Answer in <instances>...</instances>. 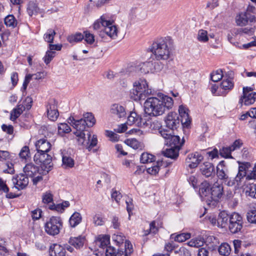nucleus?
Masks as SVG:
<instances>
[{"label":"nucleus","mask_w":256,"mask_h":256,"mask_svg":"<svg viewBox=\"0 0 256 256\" xmlns=\"http://www.w3.org/2000/svg\"><path fill=\"white\" fill-rule=\"evenodd\" d=\"M158 96L148 98L144 103V112L150 116L162 115L174 106L171 97L162 94H158Z\"/></svg>","instance_id":"1"},{"label":"nucleus","mask_w":256,"mask_h":256,"mask_svg":"<svg viewBox=\"0 0 256 256\" xmlns=\"http://www.w3.org/2000/svg\"><path fill=\"white\" fill-rule=\"evenodd\" d=\"M189 110L186 106L181 105L179 106L178 112L181 117L180 120L178 114L174 112H170L164 121L166 127L168 128V130H176L180 126V121L183 127L188 128L191 124V118L188 114Z\"/></svg>","instance_id":"2"},{"label":"nucleus","mask_w":256,"mask_h":256,"mask_svg":"<svg viewBox=\"0 0 256 256\" xmlns=\"http://www.w3.org/2000/svg\"><path fill=\"white\" fill-rule=\"evenodd\" d=\"M172 44L169 37L161 38L154 42L149 49L157 60H167L170 56Z\"/></svg>","instance_id":"3"},{"label":"nucleus","mask_w":256,"mask_h":256,"mask_svg":"<svg viewBox=\"0 0 256 256\" xmlns=\"http://www.w3.org/2000/svg\"><path fill=\"white\" fill-rule=\"evenodd\" d=\"M152 93L148 88V83L144 79H140L133 84V88L130 92V98L135 101L144 100L147 95Z\"/></svg>","instance_id":"4"},{"label":"nucleus","mask_w":256,"mask_h":256,"mask_svg":"<svg viewBox=\"0 0 256 256\" xmlns=\"http://www.w3.org/2000/svg\"><path fill=\"white\" fill-rule=\"evenodd\" d=\"M112 23L113 21L107 20L104 16H102L100 20L94 23V28H99L101 24L104 28L100 32V36L102 38H104L108 36L110 38L114 39L117 37L118 29L116 26L112 24Z\"/></svg>","instance_id":"5"},{"label":"nucleus","mask_w":256,"mask_h":256,"mask_svg":"<svg viewBox=\"0 0 256 256\" xmlns=\"http://www.w3.org/2000/svg\"><path fill=\"white\" fill-rule=\"evenodd\" d=\"M159 133L164 139L165 144L170 147L180 149L184 143V140H180V136L174 135L172 130L160 128L159 129Z\"/></svg>","instance_id":"6"},{"label":"nucleus","mask_w":256,"mask_h":256,"mask_svg":"<svg viewBox=\"0 0 256 256\" xmlns=\"http://www.w3.org/2000/svg\"><path fill=\"white\" fill-rule=\"evenodd\" d=\"M47 153L37 152L34 157L36 163L40 164V168H42L41 173L42 174H47L53 166L52 157Z\"/></svg>","instance_id":"7"},{"label":"nucleus","mask_w":256,"mask_h":256,"mask_svg":"<svg viewBox=\"0 0 256 256\" xmlns=\"http://www.w3.org/2000/svg\"><path fill=\"white\" fill-rule=\"evenodd\" d=\"M74 134L78 137V144L85 146L88 151H90L98 144L96 136L94 134L92 136L89 132L86 134L82 132H76Z\"/></svg>","instance_id":"8"},{"label":"nucleus","mask_w":256,"mask_h":256,"mask_svg":"<svg viewBox=\"0 0 256 256\" xmlns=\"http://www.w3.org/2000/svg\"><path fill=\"white\" fill-rule=\"evenodd\" d=\"M62 226V222L59 216H52L44 224L45 232L49 235L54 236L60 233Z\"/></svg>","instance_id":"9"},{"label":"nucleus","mask_w":256,"mask_h":256,"mask_svg":"<svg viewBox=\"0 0 256 256\" xmlns=\"http://www.w3.org/2000/svg\"><path fill=\"white\" fill-rule=\"evenodd\" d=\"M228 222L229 230L232 234H236L240 231L243 226L242 218L239 214L233 212L230 214Z\"/></svg>","instance_id":"10"},{"label":"nucleus","mask_w":256,"mask_h":256,"mask_svg":"<svg viewBox=\"0 0 256 256\" xmlns=\"http://www.w3.org/2000/svg\"><path fill=\"white\" fill-rule=\"evenodd\" d=\"M48 118L52 121L56 120L58 116V102L55 99H50L46 105Z\"/></svg>","instance_id":"11"},{"label":"nucleus","mask_w":256,"mask_h":256,"mask_svg":"<svg viewBox=\"0 0 256 256\" xmlns=\"http://www.w3.org/2000/svg\"><path fill=\"white\" fill-rule=\"evenodd\" d=\"M256 100V92H253L251 87L243 88V95L240 100V102L244 103L246 106L253 104Z\"/></svg>","instance_id":"12"},{"label":"nucleus","mask_w":256,"mask_h":256,"mask_svg":"<svg viewBox=\"0 0 256 256\" xmlns=\"http://www.w3.org/2000/svg\"><path fill=\"white\" fill-rule=\"evenodd\" d=\"M224 194V186L218 181L215 182L210 186V198L214 202L218 201Z\"/></svg>","instance_id":"13"},{"label":"nucleus","mask_w":256,"mask_h":256,"mask_svg":"<svg viewBox=\"0 0 256 256\" xmlns=\"http://www.w3.org/2000/svg\"><path fill=\"white\" fill-rule=\"evenodd\" d=\"M204 157L198 152L190 154L188 155L186 162L188 164V166L194 168L198 166L199 164L202 160Z\"/></svg>","instance_id":"14"},{"label":"nucleus","mask_w":256,"mask_h":256,"mask_svg":"<svg viewBox=\"0 0 256 256\" xmlns=\"http://www.w3.org/2000/svg\"><path fill=\"white\" fill-rule=\"evenodd\" d=\"M255 16L248 12H241L236 18V22L237 25L244 26L250 22H252L255 21Z\"/></svg>","instance_id":"15"},{"label":"nucleus","mask_w":256,"mask_h":256,"mask_svg":"<svg viewBox=\"0 0 256 256\" xmlns=\"http://www.w3.org/2000/svg\"><path fill=\"white\" fill-rule=\"evenodd\" d=\"M14 187L18 190H23L28 184V178L25 174H20L16 178L12 179Z\"/></svg>","instance_id":"16"},{"label":"nucleus","mask_w":256,"mask_h":256,"mask_svg":"<svg viewBox=\"0 0 256 256\" xmlns=\"http://www.w3.org/2000/svg\"><path fill=\"white\" fill-rule=\"evenodd\" d=\"M234 86V82L232 78H228L224 79L220 86V90L222 89V92H220L218 95L225 96L230 91Z\"/></svg>","instance_id":"17"},{"label":"nucleus","mask_w":256,"mask_h":256,"mask_svg":"<svg viewBox=\"0 0 256 256\" xmlns=\"http://www.w3.org/2000/svg\"><path fill=\"white\" fill-rule=\"evenodd\" d=\"M68 122L74 128L76 132H84L86 126V122L84 120H76L74 117L70 116L68 120Z\"/></svg>","instance_id":"18"},{"label":"nucleus","mask_w":256,"mask_h":256,"mask_svg":"<svg viewBox=\"0 0 256 256\" xmlns=\"http://www.w3.org/2000/svg\"><path fill=\"white\" fill-rule=\"evenodd\" d=\"M24 172L26 176L30 178L34 177L38 174H43L41 173L42 168L32 164H27L24 168Z\"/></svg>","instance_id":"19"},{"label":"nucleus","mask_w":256,"mask_h":256,"mask_svg":"<svg viewBox=\"0 0 256 256\" xmlns=\"http://www.w3.org/2000/svg\"><path fill=\"white\" fill-rule=\"evenodd\" d=\"M110 112L113 116L120 118L126 117V114L125 108L118 104H113Z\"/></svg>","instance_id":"20"},{"label":"nucleus","mask_w":256,"mask_h":256,"mask_svg":"<svg viewBox=\"0 0 256 256\" xmlns=\"http://www.w3.org/2000/svg\"><path fill=\"white\" fill-rule=\"evenodd\" d=\"M200 170L202 175L208 178L214 174V167L213 164L210 162H205L200 166Z\"/></svg>","instance_id":"21"},{"label":"nucleus","mask_w":256,"mask_h":256,"mask_svg":"<svg viewBox=\"0 0 256 256\" xmlns=\"http://www.w3.org/2000/svg\"><path fill=\"white\" fill-rule=\"evenodd\" d=\"M36 147L37 152H48L50 149L51 144L47 140L42 138L36 142Z\"/></svg>","instance_id":"22"},{"label":"nucleus","mask_w":256,"mask_h":256,"mask_svg":"<svg viewBox=\"0 0 256 256\" xmlns=\"http://www.w3.org/2000/svg\"><path fill=\"white\" fill-rule=\"evenodd\" d=\"M49 254L50 256H65L66 250L61 245L53 244L50 246Z\"/></svg>","instance_id":"23"},{"label":"nucleus","mask_w":256,"mask_h":256,"mask_svg":"<svg viewBox=\"0 0 256 256\" xmlns=\"http://www.w3.org/2000/svg\"><path fill=\"white\" fill-rule=\"evenodd\" d=\"M133 252L132 246L129 241L126 240L124 248L117 250L114 256H130Z\"/></svg>","instance_id":"24"},{"label":"nucleus","mask_w":256,"mask_h":256,"mask_svg":"<svg viewBox=\"0 0 256 256\" xmlns=\"http://www.w3.org/2000/svg\"><path fill=\"white\" fill-rule=\"evenodd\" d=\"M199 194L201 197H208V200L210 198V186L208 182L204 180L200 184Z\"/></svg>","instance_id":"25"},{"label":"nucleus","mask_w":256,"mask_h":256,"mask_svg":"<svg viewBox=\"0 0 256 256\" xmlns=\"http://www.w3.org/2000/svg\"><path fill=\"white\" fill-rule=\"evenodd\" d=\"M230 218V214H228L224 212H220L218 218L217 226L223 228L228 226Z\"/></svg>","instance_id":"26"},{"label":"nucleus","mask_w":256,"mask_h":256,"mask_svg":"<svg viewBox=\"0 0 256 256\" xmlns=\"http://www.w3.org/2000/svg\"><path fill=\"white\" fill-rule=\"evenodd\" d=\"M84 241L85 238L84 236H79L78 237H71L68 240V243L76 249H80L83 246Z\"/></svg>","instance_id":"27"},{"label":"nucleus","mask_w":256,"mask_h":256,"mask_svg":"<svg viewBox=\"0 0 256 256\" xmlns=\"http://www.w3.org/2000/svg\"><path fill=\"white\" fill-rule=\"evenodd\" d=\"M96 244L100 248L105 249L110 243V236L108 235H100L96 240Z\"/></svg>","instance_id":"28"},{"label":"nucleus","mask_w":256,"mask_h":256,"mask_svg":"<svg viewBox=\"0 0 256 256\" xmlns=\"http://www.w3.org/2000/svg\"><path fill=\"white\" fill-rule=\"evenodd\" d=\"M152 62H146L140 64L137 66L136 67V70L138 71L142 74H146L150 72H152Z\"/></svg>","instance_id":"29"},{"label":"nucleus","mask_w":256,"mask_h":256,"mask_svg":"<svg viewBox=\"0 0 256 256\" xmlns=\"http://www.w3.org/2000/svg\"><path fill=\"white\" fill-rule=\"evenodd\" d=\"M27 12L30 16L36 15L42 12L36 3L34 2H30L27 6Z\"/></svg>","instance_id":"30"},{"label":"nucleus","mask_w":256,"mask_h":256,"mask_svg":"<svg viewBox=\"0 0 256 256\" xmlns=\"http://www.w3.org/2000/svg\"><path fill=\"white\" fill-rule=\"evenodd\" d=\"M179 150V148L170 147L169 148H166V150H163L162 153L166 157L176 160L178 156Z\"/></svg>","instance_id":"31"},{"label":"nucleus","mask_w":256,"mask_h":256,"mask_svg":"<svg viewBox=\"0 0 256 256\" xmlns=\"http://www.w3.org/2000/svg\"><path fill=\"white\" fill-rule=\"evenodd\" d=\"M82 220V216L81 214L78 212H74L70 217L69 222L71 227L75 228L81 222Z\"/></svg>","instance_id":"32"},{"label":"nucleus","mask_w":256,"mask_h":256,"mask_svg":"<svg viewBox=\"0 0 256 256\" xmlns=\"http://www.w3.org/2000/svg\"><path fill=\"white\" fill-rule=\"evenodd\" d=\"M140 116L135 112H131L128 116L126 124L132 126L135 124L137 126Z\"/></svg>","instance_id":"33"},{"label":"nucleus","mask_w":256,"mask_h":256,"mask_svg":"<svg viewBox=\"0 0 256 256\" xmlns=\"http://www.w3.org/2000/svg\"><path fill=\"white\" fill-rule=\"evenodd\" d=\"M4 24L6 26L14 28L18 24V21L12 14H9L4 18Z\"/></svg>","instance_id":"34"},{"label":"nucleus","mask_w":256,"mask_h":256,"mask_svg":"<svg viewBox=\"0 0 256 256\" xmlns=\"http://www.w3.org/2000/svg\"><path fill=\"white\" fill-rule=\"evenodd\" d=\"M82 120L86 122L88 127L92 126L96 123V120L93 114L90 112H86L83 115Z\"/></svg>","instance_id":"35"},{"label":"nucleus","mask_w":256,"mask_h":256,"mask_svg":"<svg viewBox=\"0 0 256 256\" xmlns=\"http://www.w3.org/2000/svg\"><path fill=\"white\" fill-rule=\"evenodd\" d=\"M56 34V32L52 28L48 29L44 35V39L45 42L49 44L53 43L54 36Z\"/></svg>","instance_id":"36"},{"label":"nucleus","mask_w":256,"mask_h":256,"mask_svg":"<svg viewBox=\"0 0 256 256\" xmlns=\"http://www.w3.org/2000/svg\"><path fill=\"white\" fill-rule=\"evenodd\" d=\"M84 38V36L82 33L77 32L68 37V40L70 43L78 42Z\"/></svg>","instance_id":"37"},{"label":"nucleus","mask_w":256,"mask_h":256,"mask_svg":"<svg viewBox=\"0 0 256 256\" xmlns=\"http://www.w3.org/2000/svg\"><path fill=\"white\" fill-rule=\"evenodd\" d=\"M140 160L142 164L151 162L154 160V156L150 154L144 152L140 156Z\"/></svg>","instance_id":"38"},{"label":"nucleus","mask_w":256,"mask_h":256,"mask_svg":"<svg viewBox=\"0 0 256 256\" xmlns=\"http://www.w3.org/2000/svg\"><path fill=\"white\" fill-rule=\"evenodd\" d=\"M148 117V116H145L144 118H142L140 116L138 122V124L137 126L138 127L146 128L150 126V127H152V124H151V121L150 120V118Z\"/></svg>","instance_id":"39"},{"label":"nucleus","mask_w":256,"mask_h":256,"mask_svg":"<svg viewBox=\"0 0 256 256\" xmlns=\"http://www.w3.org/2000/svg\"><path fill=\"white\" fill-rule=\"evenodd\" d=\"M246 194L252 198H256V184H250L246 187Z\"/></svg>","instance_id":"40"},{"label":"nucleus","mask_w":256,"mask_h":256,"mask_svg":"<svg viewBox=\"0 0 256 256\" xmlns=\"http://www.w3.org/2000/svg\"><path fill=\"white\" fill-rule=\"evenodd\" d=\"M218 252L221 255L228 256L230 254V247L228 243H223L220 246Z\"/></svg>","instance_id":"41"},{"label":"nucleus","mask_w":256,"mask_h":256,"mask_svg":"<svg viewBox=\"0 0 256 256\" xmlns=\"http://www.w3.org/2000/svg\"><path fill=\"white\" fill-rule=\"evenodd\" d=\"M222 71L220 69L213 72L210 74L211 80L214 82L220 80L222 79Z\"/></svg>","instance_id":"42"},{"label":"nucleus","mask_w":256,"mask_h":256,"mask_svg":"<svg viewBox=\"0 0 256 256\" xmlns=\"http://www.w3.org/2000/svg\"><path fill=\"white\" fill-rule=\"evenodd\" d=\"M62 164L65 168H72L74 166V160L70 156H62Z\"/></svg>","instance_id":"43"},{"label":"nucleus","mask_w":256,"mask_h":256,"mask_svg":"<svg viewBox=\"0 0 256 256\" xmlns=\"http://www.w3.org/2000/svg\"><path fill=\"white\" fill-rule=\"evenodd\" d=\"M71 131L70 126L66 123L60 124L58 126V133L62 136L64 134H67Z\"/></svg>","instance_id":"44"},{"label":"nucleus","mask_w":256,"mask_h":256,"mask_svg":"<svg viewBox=\"0 0 256 256\" xmlns=\"http://www.w3.org/2000/svg\"><path fill=\"white\" fill-rule=\"evenodd\" d=\"M198 40L201 42H206L208 40V32L204 30H200L198 32Z\"/></svg>","instance_id":"45"},{"label":"nucleus","mask_w":256,"mask_h":256,"mask_svg":"<svg viewBox=\"0 0 256 256\" xmlns=\"http://www.w3.org/2000/svg\"><path fill=\"white\" fill-rule=\"evenodd\" d=\"M232 152L230 148L228 147H224L220 150V156L224 158H232V156L231 155V152Z\"/></svg>","instance_id":"46"},{"label":"nucleus","mask_w":256,"mask_h":256,"mask_svg":"<svg viewBox=\"0 0 256 256\" xmlns=\"http://www.w3.org/2000/svg\"><path fill=\"white\" fill-rule=\"evenodd\" d=\"M125 144L133 148L136 150L140 147V142L136 138H128L124 141Z\"/></svg>","instance_id":"47"},{"label":"nucleus","mask_w":256,"mask_h":256,"mask_svg":"<svg viewBox=\"0 0 256 256\" xmlns=\"http://www.w3.org/2000/svg\"><path fill=\"white\" fill-rule=\"evenodd\" d=\"M246 218L248 222L256 224V210H250L246 214Z\"/></svg>","instance_id":"48"},{"label":"nucleus","mask_w":256,"mask_h":256,"mask_svg":"<svg viewBox=\"0 0 256 256\" xmlns=\"http://www.w3.org/2000/svg\"><path fill=\"white\" fill-rule=\"evenodd\" d=\"M217 176L220 180H224L228 176L227 168H216Z\"/></svg>","instance_id":"49"},{"label":"nucleus","mask_w":256,"mask_h":256,"mask_svg":"<svg viewBox=\"0 0 256 256\" xmlns=\"http://www.w3.org/2000/svg\"><path fill=\"white\" fill-rule=\"evenodd\" d=\"M162 163V162H158L156 165L148 168L147 172L152 175L156 174L160 170V165Z\"/></svg>","instance_id":"50"},{"label":"nucleus","mask_w":256,"mask_h":256,"mask_svg":"<svg viewBox=\"0 0 256 256\" xmlns=\"http://www.w3.org/2000/svg\"><path fill=\"white\" fill-rule=\"evenodd\" d=\"M158 60L157 62H152V72H158L160 71L164 68V64Z\"/></svg>","instance_id":"51"},{"label":"nucleus","mask_w":256,"mask_h":256,"mask_svg":"<svg viewBox=\"0 0 256 256\" xmlns=\"http://www.w3.org/2000/svg\"><path fill=\"white\" fill-rule=\"evenodd\" d=\"M190 234L189 233H182L176 235L174 238V240L175 241L178 242H183L186 240L190 238Z\"/></svg>","instance_id":"52"},{"label":"nucleus","mask_w":256,"mask_h":256,"mask_svg":"<svg viewBox=\"0 0 256 256\" xmlns=\"http://www.w3.org/2000/svg\"><path fill=\"white\" fill-rule=\"evenodd\" d=\"M56 52L51 51L50 50H48L46 52V55L43 58L44 62L48 64L53 58L55 56Z\"/></svg>","instance_id":"53"},{"label":"nucleus","mask_w":256,"mask_h":256,"mask_svg":"<svg viewBox=\"0 0 256 256\" xmlns=\"http://www.w3.org/2000/svg\"><path fill=\"white\" fill-rule=\"evenodd\" d=\"M53 200V195L50 191L46 192L43 194L42 202L44 204H48Z\"/></svg>","instance_id":"54"},{"label":"nucleus","mask_w":256,"mask_h":256,"mask_svg":"<svg viewBox=\"0 0 256 256\" xmlns=\"http://www.w3.org/2000/svg\"><path fill=\"white\" fill-rule=\"evenodd\" d=\"M29 154L30 150L28 147L27 146H24L22 148L19 154V156L21 158L26 160L29 156Z\"/></svg>","instance_id":"55"},{"label":"nucleus","mask_w":256,"mask_h":256,"mask_svg":"<svg viewBox=\"0 0 256 256\" xmlns=\"http://www.w3.org/2000/svg\"><path fill=\"white\" fill-rule=\"evenodd\" d=\"M106 136H108L110 140L115 142L118 141L119 139V136L112 131L106 130Z\"/></svg>","instance_id":"56"},{"label":"nucleus","mask_w":256,"mask_h":256,"mask_svg":"<svg viewBox=\"0 0 256 256\" xmlns=\"http://www.w3.org/2000/svg\"><path fill=\"white\" fill-rule=\"evenodd\" d=\"M188 180L190 184H191L194 188H198V179L196 176H190L188 178Z\"/></svg>","instance_id":"57"},{"label":"nucleus","mask_w":256,"mask_h":256,"mask_svg":"<svg viewBox=\"0 0 256 256\" xmlns=\"http://www.w3.org/2000/svg\"><path fill=\"white\" fill-rule=\"evenodd\" d=\"M93 222L96 226H102L104 224V218L99 214H96L93 218Z\"/></svg>","instance_id":"58"},{"label":"nucleus","mask_w":256,"mask_h":256,"mask_svg":"<svg viewBox=\"0 0 256 256\" xmlns=\"http://www.w3.org/2000/svg\"><path fill=\"white\" fill-rule=\"evenodd\" d=\"M84 40L87 43L89 44H92L94 41V34L86 32H84Z\"/></svg>","instance_id":"59"},{"label":"nucleus","mask_w":256,"mask_h":256,"mask_svg":"<svg viewBox=\"0 0 256 256\" xmlns=\"http://www.w3.org/2000/svg\"><path fill=\"white\" fill-rule=\"evenodd\" d=\"M42 212L40 208H36L32 212V217L34 220H38L42 216Z\"/></svg>","instance_id":"60"},{"label":"nucleus","mask_w":256,"mask_h":256,"mask_svg":"<svg viewBox=\"0 0 256 256\" xmlns=\"http://www.w3.org/2000/svg\"><path fill=\"white\" fill-rule=\"evenodd\" d=\"M188 245L191 247L198 248L203 244V242L198 240H191L188 243Z\"/></svg>","instance_id":"61"},{"label":"nucleus","mask_w":256,"mask_h":256,"mask_svg":"<svg viewBox=\"0 0 256 256\" xmlns=\"http://www.w3.org/2000/svg\"><path fill=\"white\" fill-rule=\"evenodd\" d=\"M242 145V140H236L229 147L230 148L232 151H234L235 150L240 148Z\"/></svg>","instance_id":"62"},{"label":"nucleus","mask_w":256,"mask_h":256,"mask_svg":"<svg viewBox=\"0 0 256 256\" xmlns=\"http://www.w3.org/2000/svg\"><path fill=\"white\" fill-rule=\"evenodd\" d=\"M223 182L228 186H232L236 182V179L227 176L226 178L223 180Z\"/></svg>","instance_id":"63"},{"label":"nucleus","mask_w":256,"mask_h":256,"mask_svg":"<svg viewBox=\"0 0 256 256\" xmlns=\"http://www.w3.org/2000/svg\"><path fill=\"white\" fill-rule=\"evenodd\" d=\"M178 254L180 256H190V251L185 247H181L178 250Z\"/></svg>","instance_id":"64"}]
</instances>
